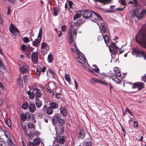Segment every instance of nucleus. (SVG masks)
Wrapping results in <instances>:
<instances>
[{"label": "nucleus", "mask_w": 146, "mask_h": 146, "mask_svg": "<svg viewBox=\"0 0 146 146\" xmlns=\"http://www.w3.org/2000/svg\"><path fill=\"white\" fill-rule=\"evenodd\" d=\"M90 82L91 83L94 84L97 83H100L105 85L107 86L108 85V84L105 81L96 78H92L90 80Z\"/></svg>", "instance_id": "1a4fd4ad"}, {"label": "nucleus", "mask_w": 146, "mask_h": 146, "mask_svg": "<svg viewBox=\"0 0 146 146\" xmlns=\"http://www.w3.org/2000/svg\"><path fill=\"white\" fill-rule=\"evenodd\" d=\"M109 50L110 52L113 55H114L115 54L116 52L113 48L111 47V48H109Z\"/></svg>", "instance_id": "79ce46f5"}, {"label": "nucleus", "mask_w": 146, "mask_h": 146, "mask_svg": "<svg viewBox=\"0 0 146 146\" xmlns=\"http://www.w3.org/2000/svg\"><path fill=\"white\" fill-rule=\"evenodd\" d=\"M32 88H33V90H34V91H36L38 89L36 86L35 85H33V87H32Z\"/></svg>", "instance_id": "69168bd1"}, {"label": "nucleus", "mask_w": 146, "mask_h": 146, "mask_svg": "<svg viewBox=\"0 0 146 146\" xmlns=\"http://www.w3.org/2000/svg\"><path fill=\"white\" fill-rule=\"evenodd\" d=\"M23 40L25 43H27L30 41L29 38L27 37H24Z\"/></svg>", "instance_id": "a18cd8bd"}, {"label": "nucleus", "mask_w": 146, "mask_h": 146, "mask_svg": "<svg viewBox=\"0 0 146 146\" xmlns=\"http://www.w3.org/2000/svg\"><path fill=\"white\" fill-rule=\"evenodd\" d=\"M27 94L29 96L30 98L33 99L35 96V94L33 92H31L30 90L27 91Z\"/></svg>", "instance_id": "cd10ccee"}, {"label": "nucleus", "mask_w": 146, "mask_h": 146, "mask_svg": "<svg viewBox=\"0 0 146 146\" xmlns=\"http://www.w3.org/2000/svg\"><path fill=\"white\" fill-rule=\"evenodd\" d=\"M31 58L33 62L36 63L38 61L37 52H33L31 55Z\"/></svg>", "instance_id": "ddd939ff"}, {"label": "nucleus", "mask_w": 146, "mask_h": 146, "mask_svg": "<svg viewBox=\"0 0 146 146\" xmlns=\"http://www.w3.org/2000/svg\"><path fill=\"white\" fill-rule=\"evenodd\" d=\"M60 115L59 113H55L52 117V121L53 122L56 123L60 117Z\"/></svg>", "instance_id": "6ab92c4d"}, {"label": "nucleus", "mask_w": 146, "mask_h": 146, "mask_svg": "<svg viewBox=\"0 0 146 146\" xmlns=\"http://www.w3.org/2000/svg\"><path fill=\"white\" fill-rule=\"evenodd\" d=\"M102 29V31L104 33H106V27L101 28H100V30Z\"/></svg>", "instance_id": "e2e57ef3"}, {"label": "nucleus", "mask_w": 146, "mask_h": 146, "mask_svg": "<svg viewBox=\"0 0 146 146\" xmlns=\"http://www.w3.org/2000/svg\"><path fill=\"white\" fill-rule=\"evenodd\" d=\"M0 88L1 89L3 90H5V87L3 86L1 82L0 81Z\"/></svg>", "instance_id": "6e6d98bb"}, {"label": "nucleus", "mask_w": 146, "mask_h": 146, "mask_svg": "<svg viewBox=\"0 0 146 146\" xmlns=\"http://www.w3.org/2000/svg\"><path fill=\"white\" fill-rule=\"evenodd\" d=\"M114 72L110 75V78L116 83L119 84L120 82V80L117 77H120L121 76L120 71L119 68L115 67L113 68Z\"/></svg>", "instance_id": "7ed1b4c3"}, {"label": "nucleus", "mask_w": 146, "mask_h": 146, "mask_svg": "<svg viewBox=\"0 0 146 146\" xmlns=\"http://www.w3.org/2000/svg\"><path fill=\"white\" fill-rule=\"evenodd\" d=\"M65 80L67 81L69 83L70 82L71 79L70 78H69V76L68 75H66V74H65Z\"/></svg>", "instance_id": "37998d69"}, {"label": "nucleus", "mask_w": 146, "mask_h": 146, "mask_svg": "<svg viewBox=\"0 0 146 146\" xmlns=\"http://www.w3.org/2000/svg\"><path fill=\"white\" fill-rule=\"evenodd\" d=\"M36 96L35 98H38L41 96L42 93L39 89H38L35 92Z\"/></svg>", "instance_id": "2f4dec72"}, {"label": "nucleus", "mask_w": 146, "mask_h": 146, "mask_svg": "<svg viewBox=\"0 0 146 146\" xmlns=\"http://www.w3.org/2000/svg\"><path fill=\"white\" fill-rule=\"evenodd\" d=\"M46 74L47 75L48 74L51 75L53 77H54V72L50 69H49L46 71Z\"/></svg>", "instance_id": "7c9ffc66"}, {"label": "nucleus", "mask_w": 146, "mask_h": 146, "mask_svg": "<svg viewBox=\"0 0 146 146\" xmlns=\"http://www.w3.org/2000/svg\"><path fill=\"white\" fill-rule=\"evenodd\" d=\"M96 1H99L103 3H106V0H95Z\"/></svg>", "instance_id": "338daca9"}, {"label": "nucleus", "mask_w": 146, "mask_h": 146, "mask_svg": "<svg viewBox=\"0 0 146 146\" xmlns=\"http://www.w3.org/2000/svg\"><path fill=\"white\" fill-rule=\"evenodd\" d=\"M46 46V43L45 42H43L41 44V48H44Z\"/></svg>", "instance_id": "13d9d810"}, {"label": "nucleus", "mask_w": 146, "mask_h": 146, "mask_svg": "<svg viewBox=\"0 0 146 146\" xmlns=\"http://www.w3.org/2000/svg\"><path fill=\"white\" fill-rule=\"evenodd\" d=\"M66 25H63L61 27V29L62 31H66Z\"/></svg>", "instance_id": "864d4df0"}, {"label": "nucleus", "mask_w": 146, "mask_h": 146, "mask_svg": "<svg viewBox=\"0 0 146 146\" xmlns=\"http://www.w3.org/2000/svg\"><path fill=\"white\" fill-rule=\"evenodd\" d=\"M146 13V10H142L140 13L138 11H133L131 15L132 18L136 17L138 20L141 19L143 16V14Z\"/></svg>", "instance_id": "20e7f679"}, {"label": "nucleus", "mask_w": 146, "mask_h": 146, "mask_svg": "<svg viewBox=\"0 0 146 146\" xmlns=\"http://www.w3.org/2000/svg\"><path fill=\"white\" fill-rule=\"evenodd\" d=\"M41 71V68L38 67L36 70V75L38 76L40 74Z\"/></svg>", "instance_id": "a19ab883"}, {"label": "nucleus", "mask_w": 146, "mask_h": 146, "mask_svg": "<svg viewBox=\"0 0 146 146\" xmlns=\"http://www.w3.org/2000/svg\"><path fill=\"white\" fill-rule=\"evenodd\" d=\"M33 141L36 145H38L39 144L40 142V140L38 138H36L33 139Z\"/></svg>", "instance_id": "f704fd0d"}, {"label": "nucleus", "mask_w": 146, "mask_h": 146, "mask_svg": "<svg viewBox=\"0 0 146 146\" xmlns=\"http://www.w3.org/2000/svg\"><path fill=\"white\" fill-rule=\"evenodd\" d=\"M133 50L135 53L137 57L143 56L144 59L146 60V55L144 51L140 50L136 48H134Z\"/></svg>", "instance_id": "0eeeda50"}, {"label": "nucleus", "mask_w": 146, "mask_h": 146, "mask_svg": "<svg viewBox=\"0 0 146 146\" xmlns=\"http://www.w3.org/2000/svg\"><path fill=\"white\" fill-rule=\"evenodd\" d=\"M47 60L49 62L51 63L53 60V58L51 54H49L48 55Z\"/></svg>", "instance_id": "72a5a7b5"}, {"label": "nucleus", "mask_w": 146, "mask_h": 146, "mask_svg": "<svg viewBox=\"0 0 146 146\" xmlns=\"http://www.w3.org/2000/svg\"><path fill=\"white\" fill-rule=\"evenodd\" d=\"M29 105L28 104V103L27 102H25L22 104V107L23 109L26 110L28 108H29Z\"/></svg>", "instance_id": "473e14b6"}, {"label": "nucleus", "mask_w": 146, "mask_h": 146, "mask_svg": "<svg viewBox=\"0 0 146 146\" xmlns=\"http://www.w3.org/2000/svg\"><path fill=\"white\" fill-rule=\"evenodd\" d=\"M94 13L93 11L90 10H85L83 13V17L85 19H87L90 18L91 19V18L93 17Z\"/></svg>", "instance_id": "423d86ee"}, {"label": "nucleus", "mask_w": 146, "mask_h": 146, "mask_svg": "<svg viewBox=\"0 0 146 146\" xmlns=\"http://www.w3.org/2000/svg\"><path fill=\"white\" fill-rule=\"evenodd\" d=\"M19 70L22 74H24L28 72L29 67L27 64H24L19 68Z\"/></svg>", "instance_id": "9b49d317"}, {"label": "nucleus", "mask_w": 146, "mask_h": 146, "mask_svg": "<svg viewBox=\"0 0 146 146\" xmlns=\"http://www.w3.org/2000/svg\"><path fill=\"white\" fill-rule=\"evenodd\" d=\"M31 115L28 113L27 114L23 113L20 115V119L23 121H25L27 120V117L29 119H30Z\"/></svg>", "instance_id": "dca6fc26"}, {"label": "nucleus", "mask_w": 146, "mask_h": 146, "mask_svg": "<svg viewBox=\"0 0 146 146\" xmlns=\"http://www.w3.org/2000/svg\"><path fill=\"white\" fill-rule=\"evenodd\" d=\"M133 4L135 6H137L138 4V2L137 0H133Z\"/></svg>", "instance_id": "0e129e2a"}, {"label": "nucleus", "mask_w": 146, "mask_h": 146, "mask_svg": "<svg viewBox=\"0 0 146 146\" xmlns=\"http://www.w3.org/2000/svg\"><path fill=\"white\" fill-rule=\"evenodd\" d=\"M54 137L55 138V140L58 143L62 144L65 143V137L64 136H60L59 134H58V136L56 135V137Z\"/></svg>", "instance_id": "f8f14e48"}, {"label": "nucleus", "mask_w": 146, "mask_h": 146, "mask_svg": "<svg viewBox=\"0 0 146 146\" xmlns=\"http://www.w3.org/2000/svg\"><path fill=\"white\" fill-rule=\"evenodd\" d=\"M144 83L141 82H136L134 83L132 85L133 89L138 88L137 91H140L144 88Z\"/></svg>", "instance_id": "6e6552de"}, {"label": "nucleus", "mask_w": 146, "mask_h": 146, "mask_svg": "<svg viewBox=\"0 0 146 146\" xmlns=\"http://www.w3.org/2000/svg\"><path fill=\"white\" fill-rule=\"evenodd\" d=\"M84 146H92L91 143L89 141H86V142L85 145Z\"/></svg>", "instance_id": "8fccbe9b"}, {"label": "nucleus", "mask_w": 146, "mask_h": 146, "mask_svg": "<svg viewBox=\"0 0 146 146\" xmlns=\"http://www.w3.org/2000/svg\"><path fill=\"white\" fill-rule=\"evenodd\" d=\"M59 12V10L58 7H55L54 8L53 10L52 11V15L55 16H57Z\"/></svg>", "instance_id": "5701e85b"}, {"label": "nucleus", "mask_w": 146, "mask_h": 146, "mask_svg": "<svg viewBox=\"0 0 146 146\" xmlns=\"http://www.w3.org/2000/svg\"><path fill=\"white\" fill-rule=\"evenodd\" d=\"M74 84L75 85V87L76 88V90H77L78 89V84L76 82L75 79H74Z\"/></svg>", "instance_id": "680f3d73"}, {"label": "nucleus", "mask_w": 146, "mask_h": 146, "mask_svg": "<svg viewBox=\"0 0 146 146\" xmlns=\"http://www.w3.org/2000/svg\"><path fill=\"white\" fill-rule=\"evenodd\" d=\"M64 120L62 118H60L57 121V124L59 126H63L65 123Z\"/></svg>", "instance_id": "b1692460"}, {"label": "nucleus", "mask_w": 146, "mask_h": 146, "mask_svg": "<svg viewBox=\"0 0 146 146\" xmlns=\"http://www.w3.org/2000/svg\"><path fill=\"white\" fill-rule=\"evenodd\" d=\"M99 69L98 68H93L92 70H89V71L91 72H95L96 73H98L99 72Z\"/></svg>", "instance_id": "ea45409f"}, {"label": "nucleus", "mask_w": 146, "mask_h": 146, "mask_svg": "<svg viewBox=\"0 0 146 146\" xmlns=\"http://www.w3.org/2000/svg\"><path fill=\"white\" fill-rule=\"evenodd\" d=\"M31 52L30 51H28L26 53V54L27 57L29 58L31 54Z\"/></svg>", "instance_id": "774afa93"}, {"label": "nucleus", "mask_w": 146, "mask_h": 146, "mask_svg": "<svg viewBox=\"0 0 146 146\" xmlns=\"http://www.w3.org/2000/svg\"><path fill=\"white\" fill-rule=\"evenodd\" d=\"M125 111L126 112H127L129 113V114H130L132 116L134 117L131 111H130L129 110L128 108H126L125 109Z\"/></svg>", "instance_id": "5fc2aeb1"}, {"label": "nucleus", "mask_w": 146, "mask_h": 146, "mask_svg": "<svg viewBox=\"0 0 146 146\" xmlns=\"http://www.w3.org/2000/svg\"><path fill=\"white\" fill-rule=\"evenodd\" d=\"M91 21L92 22L96 23L99 26V23L101 21H102V19L99 15L95 13L91 18Z\"/></svg>", "instance_id": "39448f33"}, {"label": "nucleus", "mask_w": 146, "mask_h": 146, "mask_svg": "<svg viewBox=\"0 0 146 146\" xmlns=\"http://www.w3.org/2000/svg\"><path fill=\"white\" fill-rule=\"evenodd\" d=\"M68 3L69 6V11L72 13V9L74 6V4L72 1L70 0H68Z\"/></svg>", "instance_id": "4be33fe9"}, {"label": "nucleus", "mask_w": 146, "mask_h": 146, "mask_svg": "<svg viewBox=\"0 0 146 146\" xmlns=\"http://www.w3.org/2000/svg\"><path fill=\"white\" fill-rule=\"evenodd\" d=\"M42 34V29L41 28H40L39 30V33L38 35V37H40L41 38Z\"/></svg>", "instance_id": "de8ad7c7"}, {"label": "nucleus", "mask_w": 146, "mask_h": 146, "mask_svg": "<svg viewBox=\"0 0 146 146\" xmlns=\"http://www.w3.org/2000/svg\"><path fill=\"white\" fill-rule=\"evenodd\" d=\"M105 25V23L102 19V21H101L99 23V27L100 28H101L106 27Z\"/></svg>", "instance_id": "4c0bfd02"}, {"label": "nucleus", "mask_w": 146, "mask_h": 146, "mask_svg": "<svg viewBox=\"0 0 146 146\" xmlns=\"http://www.w3.org/2000/svg\"><path fill=\"white\" fill-rule=\"evenodd\" d=\"M50 107L52 108V109H56L58 107V105L57 104L54 102H52L50 103Z\"/></svg>", "instance_id": "393cba45"}, {"label": "nucleus", "mask_w": 146, "mask_h": 146, "mask_svg": "<svg viewBox=\"0 0 146 146\" xmlns=\"http://www.w3.org/2000/svg\"><path fill=\"white\" fill-rule=\"evenodd\" d=\"M82 13H83V11L81 10L76 12V13L74 16V19L75 20L80 17L82 15Z\"/></svg>", "instance_id": "412c9836"}, {"label": "nucleus", "mask_w": 146, "mask_h": 146, "mask_svg": "<svg viewBox=\"0 0 146 146\" xmlns=\"http://www.w3.org/2000/svg\"><path fill=\"white\" fill-rule=\"evenodd\" d=\"M82 23L81 20H78L76 22H72L69 28L68 33V38L69 42L71 44L74 41V38L76 37V31Z\"/></svg>", "instance_id": "f257e3e1"}, {"label": "nucleus", "mask_w": 146, "mask_h": 146, "mask_svg": "<svg viewBox=\"0 0 146 146\" xmlns=\"http://www.w3.org/2000/svg\"><path fill=\"white\" fill-rule=\"evenodd\" d=\"M133 125L134 127L135 128H137L138 127V125L137 122L136 121H134L133 122Z\"/></svg>", "instance_id": "bf43d9fd"}, {"label": "nucleus", "mask_w": 146, "mask_h": 146, "mask_svg": "<svg viewBox=\"0 0 146 146\" xmlns=\"http://www.w3.org/2000/svg\"><path fill=\"white\" fill-rule=\"evenodd\" d=\"M41 39V38L40 37H38V38L36 39L33 42V41L32 39H31V40L33 42L32 44L35 47L38 46V44H39Z\"/></svg>", "instance_id": "f3484780"}, {"label": "nucleus", "mask_w": 146, "mask_h": 146, "mask_svg": "<svg viewBox=\"0 0 146 146\" xmlns=\"http://www.w3.org/2000/svg\"><path fill=\"white\" fill-rule=\"evenodd\" d=\"M29 111L31 113H34L36 110V108L34 103L31 102L29 104Z\"/></svg>", "instance_id": "2eb2a0df"}, {"label": "nucleus", "mask_w": 146, "mask_h": 146, "mask_svg": "<svg viewBox=\"0 0 146 146\" xmlns=\"http://www.w3.org/2000/svg\"><path fill=\"white\" fill-rule=\"evenodd\" d=\"M141 80L146 82V74H144L143 76H141Z\"/></svg>", "instance_id": "603ef678"}, {"label": "nucleus", "mask_w": 146, "mask_h": 146, "mask_svg": "<svg viewBox=\"0 0 146 146\" xmlns=\"http://www.w3.org/2000/svg\"><path fill=\"white\" fill-rule=\"evenodd\" d=\"M28 144L29 146H35L36 145L30 141L29 142Z\"/></svg>", "instance_id": "052dcab7"}, {"label": "nucleus", "mask_w": 146, "mask_h": 146, "mask_svg": "<svg viewBox=\"0 0 146 146\" xmlns=\"http://www.w3.org/2000/svg\"><path fill=\"white\" fill-rule=\"evenodd\" d=\"M60 113L63 115V116H65L66 115V109L64 107H61L60 109Z\"/></svg>", "instance_id": "a878e982"}, {"label": "nucleus", "mask_w": 146, "mask_h": 146, "mask_svg": "<svg viewBox=\"0 0 146 146\" xmlns=\"http://www.w3.org/2000/svg\"><path fill=\"white\" fill-rule=\"evenodd\" d=\"M4 133L5 136L8 138H9L10 137V134L9 132L5 130H4L3 131Z\"/></svg>", "instance_id": "58836bf2"}, {"label": "nucleus", "mask_w": 146, "mask_h": 146, "mask_svg": "<svg viewBox=\"0 0 146 146\" xmlns=\"http://www.w3.org/2000/svg\"><path fill=\"white\" fill-rule=\"evenodd\" d=\"M5 141L4 139L2 138H0V146H5Z\"/></svg>", "instance_id": "e433bc0d"}, {"label": "nucleus", "mask_w": 146, "mask_h": 146, "mask_svg": "<svg viewBox=\"0 0 146 146\" xmlns=\"http://www.w3.org/2000/svg\"><path fill=\"white\" fill-rule=\"evenodd\" d=\"M28 77V76L27 75H25L23 76V78L24 83L26 82V80H27Z\"/></svg>", "instance_id": "3c124183"}, {"label": "nucleus", "mask_w": 146, "mask_h": 146, "mask_svg": "<svg viewBox=\"0 0 146 146\" xmlns=\"http://www.w3.org/2000/svg\"><path fill=\"white\" fill-rule=\"evenodd\" d=\"M28 127L29 129H35V126L32 123L29 122L28 123Z\"/></svg>", "instance_id": "c9c22d12"}, {"label": "nucleus", "mask_w": 146, "mask_h": 146, "mask_svg": "<svg viewBox=\"0 0 146 146\" xmlns=\"http://www.w3.org/2000/svg\"><path fill=\"white\" fill-rule=\"evenodd\" d=\"M76 53L77 55V61L80 63L84 64L82 66L86 69L89 70L90 66L88 64H85L87 60L83 54L78 49H76Z\"/></svg>", "instance_id": "f03ea898"}, {"label": "nucleus", "mask_w": 146, "mask_h": 146, "mask_svg": "<svg viewBox=\"0 0 146 146\" xmlns=\"http://www.w3.org/2000/svg\"><path fill=\"white\" fill-rule=\"evenodd\" d=\"M26 47V45L24 44H23V45L21 46V49L22 50L24 51Z\"/></svg>", "instance_id": "4d7b16f0"}, {"label": "nucleus", "mask_w": 146, "mask_h": 146, "mask_svg": "<svg viewBox=\"0 0 146 146\" xmlns=\"http://www.w3.org/2000/svg\"><path fill=\"white\" fill-rule=\"evenodd\" d=\"M119 3L124 6V7L123 8H117L115 10L120 11H122L125 8V6L126 5V3L125 0H119Z\"/></svg>", "instance_id": "aec40b11"}, {"label": "nucleus", "mask_w": 146, "mask_h": 146, "mask_svg": "<svg viewBox=\"0 0 146 146\" xmlns=\"http://www.w3.org/2000/svg\"><path fill=\"white\" fill-rule=\"evenodd\" d=\"M35 103L37 108H40L42 105V101L40 100L38 98H35Z\"/></svg>", "instance_id": "a211bd4d"}, {"label": "nucleus", "mask_w": 146, "mask_h": 146, "mask_svg": "<svg viewBox=\"0 0 146 146\" xmlns=\"http://www.w3.org/2000/svg\"><path fill=\"white\" fill-rule=\"evenodd\" d=\"M140 35V40L142 42L146 43V34L144 33H140V32H139L138 34L136 35L135 37V39L136 41L138 43H139V41L137 39V36Z\"/></svg>", "instance_id": "9d476101"}, {"label": "nucleus", "mask_w": 146, "mask_h": 146, "mask_svg": "<svg viewBox=\"0 0 146 146\" xmlns=\"http://www.w3.org/2000/svg\"><path fill=\"white\" fill-rule=\"evenodd\" d=\"M0 68L3 70L5 69V66L4 65L3 63L1 62V60H0Z\"/></svg>", "instance_id": "c03bdc74"}, {"label": "nucleus", "mask_w": 146, "mask_h": 146, "mask_svg": "<svg viewBox=\"0 0 146 146\" xmlns=\"http://www.w3.org/2000/svg\"><path fill=\"white\" fill-rule=\"evenodd\" d=\"M79 137L81 139H83L85 136V133L82 130L80 131L79 132Z\"/></svg>", "instance_id": "c756f323"}, {"label": "nucleus", "mask_w": 146, "mask_h": 146, "mask_svg": "<svg viewBox=\"0 0 146 146\" xmlns=\"http://www.w3.org/2000/svg\"><path fill=\"white\" fill-rule=\"evenodd\" d=\"M10 32L12 34L15 35V33L17 32V33H19V31L15 27H14L13 25L12 24H11L9 26V29Z\"/></svg>", "instance_id": "4468645a"}, {"label": "nucleus", "mask_w": 146, "mask_h": 146, "mask_svg": "<svg viewBox=\"0 0 146 146\" xmlns=\"http://www.w3.org/2000/svg\"><path fill=\"white\" fill-rule=\"evenodd\" d=\"M46 112L48 115H51L53 113V110L52 108L50 106L48 107L46 109Z\"/></svg>", "instance_id": "c85d7f7f"}, {"label": "nucleus", "mask_w": 146, "mask_h": 146, "mask_svg": "<svg viewBox=\"0 0 146 146\" xmlns=\"http://www.w3.org/2000/svg\"><path fill=\"white\" fill-rule=\"evenodd\" d=\"M7 142L9 145H13V143L11 140L9 139V138L7 140Z\"/></svg>", "instance_id": "49530a36"}, {"label": "nucleus", "mask_w": 146, "mask_h": 146, "mask_svg": "<svg viewBox=\"0 0 146 146\" xmlns=\"http://www.w3.org/2000/svg\"><path fill=\"white\" fill-rule=\"evenodd\" d=\"M55 30L56 32L58 33V36L59 37H60L62 34V31H58L56 29Z\"/></svg>", "instance_id": "09e8293b"}, {"label": "nucleus", "mask_w": 146, "mask_h": 146, "mask_svg": "<svg viewBox=\"0 0 146 146\" xmlns=\"http://www.w3.org/2000/svg\"><path fill=\"white\" fill-rule=\"evenodd\" d=\"M102 37L104 39L105 42L106 43H108L109 41V39L108 35H104L103 33L102 32Z\"/></svg>", "instance_id": "bb28decb"}]
</instances>
